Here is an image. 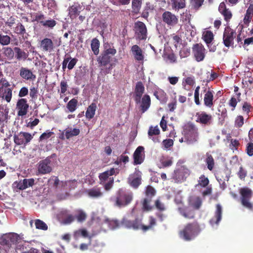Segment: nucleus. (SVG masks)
<instances>
[{
  "label": "nucleus",
  "instance_id": "nucleus-30",
  "mask_svg": "<svg viewBox=\"0 0 253 253\" xmlns=\"http://www.w3.org/2000/svg\"><path fill=\"white\" fill-rule=\"evenodd\" d=\"M178 211L179 213L185 218L192 219L195 218V212L193 210L180 208L178 209Z\"/></svg>",
  "mask_w": 253,
  "mask_h": 253
},
{
  "label": "nucleus",
  "instance_id": "nucleus-19",
  "mask_svg": "<svg viewBox=\"0 0 253 253\" xmlns=\"http://www.w3.org/2000/svg\"><path fill=\"white\" fill-rule=\"evenodd\" d=\"M196 122L205 126H209L211 125L212 116L211 115L208 114L205 112H198L196 114Z\"/></svg>",
  "mask_w": 253,
  "mask_h": 253
},
{
  "label": "nucleus",
  "instance_id": "nucleus-46",
  "mask_svg": "<svg viewBox=\"0 0 253 253\" xmlns=\"http://www.w3.org/2000/svg\"><path fill=\"white\" fill-rule=\"evenodd\" d=\"M155 207L156 209L160 212L164 211L166 210L167 207L165 204L163 203L160 198H157L155 201Z\"/></svg>",
  "mask_w": 253,
  "mask_h": 253
},
{
  "label": "nucleus",
  "instance_id": "nucleus-43",
  "mask_svg": "<svg viewBox=\"0 0 253 253\" xmlns=\"http://www.w3.org/2000/svg\"><path fill=\"white\" fill-rule=\"evenodd\" d=\"M65 136L67 139L70 138L78 135L80 133V130L79 128H74L73 129H66L64 130Z\"/></svg>",
  "mask_w": 253,
  "mask_h": 253
},
{
  "label": "nucleus",
  "instance_id": "nucleus-13",
  "mask_svg": "<svg viewBox=\"0 0 253 253\" xmlns=\"http://www.w3.org/2000/svg\"><path fill=\"white\" fill-rule=\"evenodd\" d=\"M202 92L204 94V105L209 108L212 107L214 105V91L209 87H204Z\"/></svg>",
  "mask_w": 253,
  "mask_h": 253
},
{
  "label": "nucleus",
  "instance_id": "nucleus-63",
  "mask_svg": "<svg viewBox=\"0 0 253 253\" xmlns=\"http://www.w3.org/2000/svg\"><path fill=\"white\" fill-rule=\"evenodd\" d=\"M191 15L190 12L188 10H186L185 12H183L181 15V18L183 22H189L191 19Z\"/></svg>",
  "mask_w": 253,
  "mask_h": 253
},
{
  "label": "nucleus",
  "instance_id": "nucleus-14",
  "mask_svg": "<svg viewBox=\"0 0 253 253\" xmlns=\"http://www.w3.org/2000/svg\"><path fill=\"white\" fill-rule=\"evenodd\" d=\"M190 170L184 166H182L174 170V178L177 182H182L190 175Z\"/></svg>",
  "mask_w": 253,
  "mask_h": 253
},
{
  "label": "nucleus",
  "instance_id": "nucleus-45",
  "mask_svg": "<svg viewBox=\"0 0 253 253\" xmlns=\"http://www.w3.org/2000/svg\"><path fill=\"white\" fill-rule=\"evenodd\" d=\"M78 100L76 98L70 100L67 104V108L70 112H74L77 107Z\"/></svg>",
  "mask_w": 253,
  "mask_h": 253
},
{
  "label": "nucleus",
  "instance_id": "nucleus-50",
  "mask_svg": "<svg viewBox=\"0 0 253 253\" xmlns=\"http://www.w3.org/2000/svg\"><path fill=\"white\" fill-rule=\"evenodd\" d=\"M3 54L8 59H12L14 56V52L11 47H6L3 48Z\"/></svg>",
  "mask_w": 253,
  "mask_h": 253
},
{
  "label": "nucleus",
  "instance_id": "nucleus-28",
  "mask_svg": "<svg viewBox=\"0 0 253 253\" xmlns=\"http://www.w3.org/2000/svg\"><path fill=\"white\" fill-rule=\"evenodd\" d=\"M20 75L24 79L26 80L34 81L36 76L29 69L24 67H21L20 70Z\"/></svg>",
  "mask_w": 253,
  "mask_h": 253
},
{
  "label": "nucleus",
  "instance_id": "nucleus-59",
  "mask_svg": "<svg viewBox=\"0 0 253 253\" xmlns=\"http://www.w3.org/2000/svg\"><path fill=\"white\" fill-rule=\"evenodd\" d=\"M54 133L49 130H46L45 132L42 133L39 137V141H42L49 138Z\"/></svg>",
  "mask_w": 253,
  "mask_h": 253
},
{
  "label": "nucleus",
  "instance_id": "nucleus-47",
  "mask_svg": "<svg viewBox=\"0 0 253 253\" xmlns=\"http://www.w3.org/2000/svg\"><path fill=\"white\" fill-rule=\"evenodd\" d=\"M12 96V89L10 88H5L3 95L1 96L2 99H5L7 102H10Z\"/></svg>",
  "mask_w": 253,
  "mask_h": 253
},
{
  "label": "nucleus",
  "instance_id": "nucleus-37",
  "mask_svg": "<svg viewBox=\"0 0 253 253\" xmlns=\"http://www.w3.org/2000/svg\"><path fill=\"white\" fill-rule=\"evenodd\" d=\"M91 48L94 54L97 55L99 53L100 42L96 38H93L91 41Z\"/></svg>",
  "mask_w": 253,
  "mask_h": 253
},
{
  "label": "nucleus",
  "instance_id": "nucleus-2",
  "mask_svg": "<svg viewBox=\"0 0 253 253\" xmlns=\"http://www.w3.org/2000/svg\"><path fill=\"white\" fill-rule=\"evenodd\" d=\"M201 228L197 221L187 223L179 232V237L186 241L192 240L200 233Z\"/></svg>",
  "mask_w": 253,
  "mask_h": 253
},
{
  "label": "nucleus",
  "instance_id": "nucleus-3",
  "mask_svg": "<svg viewBox=\"0 0 253 253\" xmlns=\"http://www.w3.org/2000/svg\"><path fill=\"white\" fill-rule=\"evenodd\" d=\"M145 197L141 201L142 210L144 211H150L153 209V206L151 205L153 198L156 194V190L150 185L146 187L145 190Z\"/></svg>",
  "mask_w": 253,
  "mask_h": 253
},
{
  "label": "nucleus",
  "instance_id": "nucleus-11",
  "mask_svg": "<svg viewBox=\"0 0 253 253\" xmlns=\"http://www.w3.org/2000/svg\"><path fill=\"white\" fill-rule=\"evenodd\" d=\"M235 32L230 27L225 28L223 35V42L224 45L227 47L234 44V40L235 38Z\"/></svg>",
  "mask_w": 253,
  "mask_h": 253
},
{
  "label": "nucleus",
  "instance_id": "nucleus-5",
  "mask_svg": "<svg viewBox=\"0 0 253 253\" xmlns=\"http://www.w3.org/2000/svg\"><path fill=\"white\" fill-rule=\"evenodd\" d=\"M239 193L241 195V202L242 205L246 208L253 210V206L250 202L252 195L253 192L248 187L242 188L239 190Z\"/></svg>",
  "mask_w": 253,
  "mask_h": 253
},
{
  "label": "nucleus",
  "instance_id": "nucleus-8",
  "mask_svg": "<svg viewBox=\"0 0 253 253\" xmlns=\"http://www.w3.org/2000/svg\"><path fill=\"white\" fill-rule=\"evenodd\" d=\"M33 139L32 135L26 132L21 131L18 134H14L13 140L17 145H27Z\"/></svg>",
  "mask_w": 253,
  "mask_h": 253
},
{
  "label": "nucleus",
  "instance_id": "nucleus-12",
  "mask_svg": "<svg viewBox=\"0 0 253 253\" xmlns=\"http://www.w3.org/2000/svg\"><path fill=\"white\" fill-rule=\"evenodd\" d=\"M135 34L139 40H145L147 38V30L145 24L141 21L135 23Z\"/></svg>",
  "mask_w": 253,
  "mask_h": 253
},
{
  "label": "nucleus",
  "instance_id": "nucleus-21",
  "mask_svg": "<svg viewBox=\"0 0 253 253\" xmlns=\"http://www.w3.org/2000/svg\"><path fill=\"white\" fill-rule=\"evenodd\" d=\"M140 104L139 110L142 113H145L150 107L151 98L148 94H145L140 99V102H135Z\"/></svg>",
  "mask_w": 253,
  "mask_h": 253
},
{
  "label": "nucleus",
  "instance_id": "nucleus-26",
  "mask_svg": "<svg viewBox=\"0 0 253 253\" xmlns=\"http://www.w3.org/2000/svg\"><path fill=\"white\" fill-rule=\"evenodd\" d=\"M144 147L138 146L133 153V159L134 165L141 164L143 162L142 152L144 151Z\"/></svg>",
  "mask_w": 253,
  "mask_h": 253
},
{
  "label": "nucleus",
  "instance_id": "nucleus-49",
  "mask_svg": "<svg viewBox=\"0 0 253 253\" xmlns=\"http://www.w3.org/2000/svg\"><path fill=\"white\" fill-rule=\"evenodd\" d=\"M88 194L90 197L97 198L101 196L102 193L99 188H93L88 190Z\"/></svg>",
  "mask_w": 253,
  "mask_h": 253
},
{
  "label": "nucleus",
  "instance_id": "nucleus-52",
  "mask_svg": "<svg viewBox=\"0 0 253 253\" xmlns=\"http://www.w3.org/2000/svg\"><path fill=\"white\" fill-rule=\"evenodd\" d=\"M207 74V79H205L203 80L204 82H206L207 83H209L210 82L213 81L215 80L217 77V75L216 73L212 71V70H211V72L208 71L206 73Z\"/></svg>",
  "mask_w": 253,
  "mask_h": 253
},
{
  "label": "nucleus",
  "instance_id": "nucleus-42",
  "mask_svg": "<svg viewBox=\"0 0 253 253\" xmlns=\"http://www.w3.org/2000/svg\"><path fill=\"white\" fill-rule=\"evenodd\" d=\"M74 237L76 239H78L80 237L87 238L88 237V233L85 228L79 229L74 232Z\"/></svg>",
  "mask_w": 253,
  "mask_h": 253
},
{
  "label": "nucleus",
  "instance_id": "nucleus-35",
  "mask_svg": "<svg viewBox=\"0 0 253 253\" xmlns=\"http://www.w3.org/2000/svg\"><path fill=\"white\" fill-rule=\"evenodd\" d=\"M80 8V5H73L69 7L68 14L71 19H75L79 15L80 13L79 9Z\"/></svg>",
  "mask_w": 253,
  "mask_h": 253
},
{
  "label": "nucleus",
  "instance_id": "nucleus-39",
  "mask_svg": "<svg viewBox=\"0 0 253 253\" xmlns=\"http://www.w3.org/2000/svg\"><path fill=\"white\" fill-rule=\"evenodd\" d=\"M206 159L205 162L207 165L208 169L211 171L214 167V161L213 158V157L209 153H206Z\"/></svg>",
  "mask_w": 253,
  "mask_h": 253
},
{
  "label": "nucleus",
  "instance_id": "nucleus-53",
  "mask_svg": "<svg viewBox=\"0 0 253 253\" xmlns=\"http://www.w3.org/2000/svg\"><path fill=\"white\" fill-rule=\"evenodd\" d=\"M142 0H132V8L133 11L137 13L141 6Z\"/></svg>",
  "mask_w": 253,
  "mask_h": 253
},
{
  "label": "nucleus",
  "instance_id": "nucleus-44",
  "mask_svg": "<svg viewBox=\"0 0 253 253\" xmlns=\"http://www.w3.org/2000/svg\"><path fill=\"white\" fill-rule=\"evenodd\" d=\"M75 217L79 222H83L86 220L87 215L83 210H78L76 211V214Z\"/></svg>",
  "mask_w": 253,
  "mask_h": 253
},
{
  "label": "nucleus",
  "instance_id": "nucleus-41",
  "mask_svg": "<svg viewBox=\"0 0 253 253\" xmlns=\"http://www.w3.org/2000/svg\"><path fill=\"white\" fill-rule=\"evenodd\" d=\"M198 184L196 185L197 186H200L201 187H206L209 184V179L205 175H201L198 180Z\"/></svg>",
  "mask_w": 253,
  "mask_h": 253
},
{
  "label": "nucleus",
  "instance_id": "nucleus-20",
  "mask_svg": "<svg viewBox=\"0 0 253 253\" xmlns=\"http://www.w3.org/2000/svg\"><path fill=\"white\" fill-rule=\"evenodd\" d=\"M55 47L53 41L49 38H44L41 42L40 47L44 52H51L54 50Z\"/></svg>",
  "mask_w": 253,
  "mask_h": 253
},
{
  "label": "nucleus",
  "instance_id": "nucleus-22",
  "mask_svg": "<svg viewBox=\"0 0 253 253\" xmlns=\"http://www.w3.org/2000/svg\"><path fill=\"white\" fill-rule=\"evenodd\" d=\"M111 175V170H107L104 172L100 173L99 175L100 183L101 184L104 185L106 190H109L111 189V180L107 181L109 176Z\"/></svg>",
  "mask_w": 253,
  "mask_h": 253
},
{
  "label": "nucleus",
  "instance_id": "nucleus-56",
  "mask_svg": "<svg viewBox=\"0 0 253 253\" xmlns=\"http://www.w3.org/2000/svg\"><path fill=\"white\" fill-rule=\"evenodd\" d=\"M11 38L8 35L0 34V44L2 45H7L10 42Z\"/></svg>",
  "mask_w": 253,
  "mask_h": 253
},
{
  "label": "nucleus",
  "instance_id": "nucleus-34",
  "mask_svg": "<svg viewBox=\"0 0 253 253\" xmlns=\"http://www.w3.org/2000/svg\"><path fill=\"white\" fill-rule=\"evenodd\" d=\"M96 108L97 106L95 103H92L88 106L85 112V117L87 119L91 120L94 117Z\"/></svg>",
  "mask_w": 253,
  "mask_h": 253
},
{
  "label": "nucleus",
  "instance_id": "nucleus-17",
  "mask_svg": "<svg viewBox=\"0 0 253 253\" xmlns=\"http://www.w3.org/2000/svg\"><path fill=\"white\" fill-rule=\"evenodd\" d=\"M29 105L27 100L25 98H21L18 100L16 103V109L18 116H24L28 112Z\"/></svg>",
  "mask_w": 253,
  "mask_h": 253
},
{
  "label": "nucleus",
  "instance_id": "nucleus-51",
  "mask_svg": "<svg viewBox=\"0 0 253 253\" xmlns=\"http://www.w3.org/2000/svg\"><path fill=\"white\" fill-rule=\"evenodd\" d=\"M35 224L37 229L42 230H47L48 229L46 224L40 219L35 220Z\"/></svg>",
  "mask_w": 253,
  "mask_h": 253
},
{
  "label": "nucleus",
  "instance_id": "nucleus-25",
  "mask_svg": "<svg viewBox=\"0 0 253 253\" xmlns=\"http://www.w3.org/2000/svg\"><path fill=\"white\" fill-rule=\"evenodd\" d=\"M222 217V207L220 204L216 205V210L214 213V216L210 220L211 225L213 226L214 224L218 225Z\"/></svg>",
  "mask_w": 253,
  "mask_h": 253
},
{
  "label": "nucleus",
  "instance_id": "nucleus-55",
  "mask_svg": "<svg viewBox=\"0 0 253 253\" xmlns=\"http://www.w3.org/2000/svg\"><path fill=\"white\" fill-rule=\"evenodd\" d=\"M56 21L54 19L45 20L42 26L45 28L53 29L56 25Z\"/></svg>",
  "mask_w": 253,
  "mask_h": 253
},
{
  "label": "nucleus",
  "instance_id": "nucleus-15",
  "mask_svg": "<svg viewBox=\"0 0 253 253\" xmlns=\"http://www.w3.org/2000/svg\"><path fill=\"white\" fill-rule=\"evenodd\" d=\"M19 236L17 233H10L4 235L0 239V243L10 247L12 244H16L19 240Z\"/></svg>",
  "mask_w": 253,
  "mask_h": 253
},
{
  "label": "nucleus",
  "instance_id": "nucleus-33",
  "mask_svg": "<svg viewBox=\"0 0 253 253\" xmlns=\"http://www.w3.org/2000/svg\"><path fill=\"white\" fill-rule=\"evenodd\" d=\"M172 9L175 11H178L180 9L186 7L185 0H171Z\"/></svg>",
  "mask_w": 253,
  "mask_h": 253
},
{
  "label": "nucleus",
  "instance_id": "nucleus-7",
  "mask_svg": "<svg viewBox=\"0 0 253 253\" xmlns=\"http://www.w3.org/2000/svg\"><path fill=\"white\" fill-rule=\"evenodd\" d=\"M51 162L49 157L40 161L37 164L38 173L42 175L49 173L52 170Z\"/></svg>",
  "mask_w": 253,
  "mask_h": 253
},
{
  "label": "nucleus",
  "instance_id": "nucleus-9",
  "mask_svg": "<svg viewBox=\"0 0 253 253\" xmlns=\"http://www.w3.org/2000/svg\"><path fill=\"white\" fill-rule=\"evenodd\" d=\"M192 49L194 57L197 62L204 60L206 56V49L202 43L193 44Z\"/></svg>",
  "mask_w": 253,
  "mask_h": 253
},
{
  "label": "nucleus",
  "instance_id": "nucleus-1",
  "mask_svg": "<svg viewBox=\"0 0 253 253\" xmlns=\"http://www.w3.org/2000/svg\"><path fill=\"white\" fill-rule=\"evenodd\" d=\"M149 224L148 225L142 224V219L136 218L134 220L123 219L122 221V225L127 228H132L134 230L141 229L144 232L151 229L156 225V220L152 216L149 217Z\"/></svg>",
  "mask_w": 253,
  "mask_h": 253
},
{
  "label": "nucleus",
  "instance_id": "nucleus-61",
  "mask_svg": "<svg viewBox=\"0 0 253 253\" xmlns=\"http://www.w3.org/2000/svg\"><path fill=\"white\" fill-rule=\"evenodd\" d=\"M200 89V86H197L194 91V101L197 105H200L201 102L199 98V90Z\"/></svg>",
  "mask_w": 253,
  "mask_h": 253
},
{
  "label": "nucleus",
  "instance_id": "nucleus-18",
  "mask_svg": "<svg viewBox=\"0 0 253 253\" xmlns=\"http://www.w3.org/2000/svg\"><path fill=\"white\" fill-rule=\"evenodd\" d=\"M141 173L138 170L130 174L127 179L128 183L135 189L137 188L141 184Z\"/></svg>",
  "mask_w": 253,
  "mask_h": 253
},
{
  "label": "nucleus",
  "instance_id": "nucleus-31",
  "mask_svg": "<svg viewBox=\"0 0 253 253\" xmlns=\"http://www.w3.org/2000/svg\"><path fill=\"white\" fill-rule=\"evenodd\" d=\"M31 15L32 18V22H36L40 23L41 25H42L45 20V16L42 11L31 13Z\"/></svg>",
  "mask_w": 253,
  "mask_h": 253
},
{
  "label": "nucleus",
  "instance_id": "nucleus-29",
  "mask_svg": "<svg viewBox=\"0 0 253 253\" xmlns=\"http://www.w3.org/2000/svg\"><path fill=\"white\" fill-rule=\"evenodd\" d=\"M131 50L135 60L139 61L143 60L144 55L142 50L138 45L136 44L133 45Z\"/></svg>",
  "mask_w": 253,
  "mask_h": 253
},
{
  "label": "nucleus",
  "instance_id": "nucleus-38",
  "mask_svg": "<svg viewBox=\"0 0 253 253\" xmlns=\"http://www.w3.org/2000/svg\"><path fill=\"white\" fill-rule=\"evenodd\" d=\"M214 39L213 33L211 31H206L203 34V39L206 44L211 43Z\"/></svg>",
  "mask_w": 253,
  "mask_h": 253
},
{
  "label": "nucleus",
  "instance_id": "nucleus-60",
  "mask_svg": "<svg viewBox=\"0 0 253 253\" xmlns=\"http://www.w3.org/2000/svg\"><path fill=\"white\" fill-rule=\"evenodd\" d=\"M23 185L24 189H27L28 187H32L35 183V180L34 178L23 179Z\"/></svg>",
  "mask_w": 253,
  "mask_h": 253
},
{
  "label": "nucleus",
  "instance_id": "nucleus-64",
  "mask_svg": "<svg viewBox=\"0 0 253 253\" xmlns=\"http://www.w3.org/2000/svg\"><path fill=\"white\" fill-rule=\"evenodd\" d=\"M246 152L249 156L251 157V156H253V142H249L247 144L246 148Z\"/></svg>",
  "mask_w": 253,
  "mask_h": 253
},
{
  "label": "nucleus",
  "instance_id": "nucleus-6",
  "mask_svg": "<svg viewBox=\"0 0 253 253\" xmlns=\"http://www.w3.org/2000/svg\"><path fill=\"white\" fill-rule=\"evenodd\" d=\"M133 194L131 192L120 190L118 191L116 200V205L119 207L128 205L132 200Z\"/></svg>",
  "mask_w": 253,
  "mask_h": 253
},
{
  "label": "nucleus",
  "instance_id": "nucleus-10",
  "mask_svg": "<svg viewBox=\"0 0 253 253\" xmlns=\"http://www.w3.org/2000/svg\"><path fill=\"white\" fill-rule=\"evenodd\" d=\"M162 19L168 27H173L178 22V17L169 11H165L163 13Z\"/></svg>",
  "mask_w": 253,
  "mask_h": 253
},
{
  "label": "nucleus",
  "instance_id": "nucleus-32",
  "mask_svg": "<svg viewBox=\"0 0 253 253\" xmlns=\"http://www.w3.org/2000/svg\"><path fill=\"white\" fill-rule=\"evenodd\" d=\"M189 205L195 210H199L202 206V200L199 196H193L189 200Z\"/></svg>",
  "mask_w": 253,
  "mask_h": 253
},
{
  "label": "nucleus",
  "instance_id": "nucleus-58",
  "mask_svg": "<svg viewBox=\"0 0 253 253\" xmlns=\"http://www.w3.org/2000/svg\"><path fill=\"white\" fill-rule=\"evenodd\" d=\"M204 0H191V4L192 7L195 10H198L203 4Z\"/></svg>",
  "mask_w": 253,
  "mask_h": 253
},
{
  "label": "nucleus",
  "instance_id": "nucleus-62",
  "mask_svg": "<svg viewBox=\"0 0 253 253\" xmlns=\"http://www.w3.org/2000/svg\"><path fill=\"white\" fill-rule=\"evenodd\" d=\"M166 95L165 92L162 90L156 91L154 93V95L160 101H162Z\"/></svg>",
  "mask_w": 253,
  "mask_h": 253
},
{
  "label": "nucleus",
  "instance_id": "nucleus-36",
  "mask_svg": "<svg viewBox=\"0 0 253 253\" xmlns=\"http://www.w3.org/2000/svg\"><path fill=\"white\" fill-rule=\"evenodd\" d=\"M14 50L16 53V58L18 60L22 59L25 60L28 57V53L25 52L18 47H15Z\"/></svg>",
  "mask_w": 253,
  "mask_h": 253
},
{
  "label": "nucleus",
  "instance_id": "nucleus-23",
  "mask_svg": "<svg viewBox=\"0 0 253 253\" xmlns=\"http://www.w3.org/2000/svg\"><path fill=\"white\" fill-rule=\"evenodd\" d=\"M145 87L141 82H138L136 84L134 91V100L135 102H140L143 94L144 92Z\"/></svg>",
  "mask_w": 253,
  "mask_h": 253
},
{
  "label": "nucleus",
  "instance_id": "nucleus-24",
  "mask_svg": "<svg viewBox=\"0 0 253 253\" xmlns=\"http://www.w3.org/2000/svg\"><path fill=\"white\" fill-rule=\"evenodd\" d=\"M218 11L223 16L224 20L227 22H229L232 18V12L228 8H227L224 2L220 3L218 7Z\"/></svg>",
  "mask_w": 253,
  "mask_h": 253
},
{
  "label": "nucleus",
  "instance_id": "nucleus-4",
  "mask_svg": "<svg viewBox=\"0 0 253 253\" xmlns=\"http://www.w3.org/2000/svg\"><path fill=\"white\" fill-rule=\"evenodd\" d=\"M183 133L188 144H193L198 139V128L192 123H188L184 126Z\"/></svg>",
  "mask_w": 253,
  "mask_h": 253
},
{
  "label": "nucleus",
  "instance_id": "nucleus-57",
  "mask_svg": "<svg viewBox=\"0 0 253 253\" xmlns=\"http://www.w3.org/2000/svg\"><path fill=\"white\" fill-rule=\"evenodd\" d=\"M240 102V101H238V99H236L235 96H233L229 100L228 104L230 107H231V110L233 111L235 110L238 102Z\"/></svg>",
  "mask_w": 253,
  "mask_h": 253
},
{
  "label": "nucleus",
  "instance_id": "nucleus-54",
  "mask_svg": "<svg viewBox=\"0 0 253 253\" xmlns=\"http://www.w3.org/2000/svg\"><path fill=\"white\" fill-rule=\"evenodd\" d=\"M160 163L161 166L160 167V168H165L170 167L173 163L172 158H169L167 159H161Z\"/></svg>",
  "mask_w": 253,
  "mask_h": 253
},
{
  "label": "nucleus",
  "instance_id": "nucleus-16",
  "mask_svg": "<svg viewBox=\"0 0 253 253\" xmlns=\"http://www.w3.org/2000/svg\"><path fill=\"white\" fill-rule=\"evenodd\" d=\"M105 49L97 58L98 63L101 66H106L111 62V47L104 45Z\"/></svg>",
  "mask_w": 253,
  "mask_h": 253
},
{
  "label": "nucleus",
  "instance_id": "nucleus-48",
  "mask_svg": "<svg viewBox=\"0 0 253 253\" xmlns=\"http://www.w3.org/2000/svg\"><path fill=\"white\" fill-rule=\"evenodd\" d=\"M252 108L253 107L250 102L247 101H244L242 103V110L243 112L246 114L248 116L249 115V113H250Z\"/></svg>",
  "mask_w": 253,
  "mask_h": 253
},
{
  "label": "nucleus",
  "instance_id": "nucleus-40",
  "mask_svg": "<svg viewBox=\"0 0 253 253\" xmlns=\"http://www.w3.org/2000/svg\"><path fill=\"white\" fill-rule=\"evenodd\" d=\"M14 32L18 35H20L24 37V34L26 33V30L25 26L21 23L19 22L14 28Z\"/></svg>",
  "mask_w": 253,
  "mask_h": 253
},
{
  "label": "nucleus",
  "instance_id": "nucleus-27",
  "mask_svg": "<svg viewBox=\"0 0 253 253\" xmlns=\"http://www.w3.org/2000/svg\"><path fill=\"white\" fill-rule=\"evenodd\" d=\"M160 133V130L158 126H151L149 127L148 135V137L150 139H151L153 142L155 143L160 142V139L159 136L157 137H153V135H159Z\"/></svg>",
  "mask_w": 253,
  "mask_h": 253
}]
</instances>
